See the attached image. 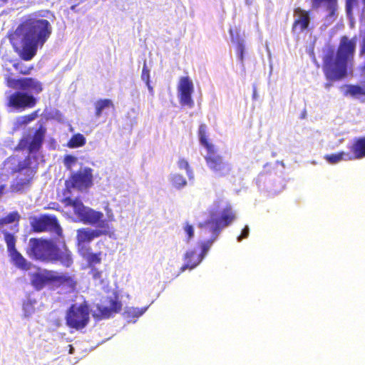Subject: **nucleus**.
<instances>
[{"mask_svg": "<svg viewBox=\"0 0 365 365\" xmlns=\"http://www.w3.org/2000/svg\"><path fill=\"white\" fill-rule=\"evenodd\" d=\"M46 15L40 11L24 18L10 36V42L24 61H31L51 37L53 27L51 22L42 18Z\"/></svg>", "mask_w": 365, "mask_h": 365, "instance_id": "1", "label": "nucleus"}, {"mask_svg": "<svg viewBox=\"0 0 365 365\" xmlns=\"http://www.w3.org/2000/svg\"><path fill=\"white\" fill-rule=\"evenodd\" d=\"M61 202L66 207H72L74 214L83 223L91 225L98 224V227L100 229L92 230L88 227H83L77 230V247L80 255L88 252L90 247L86 246V244H89L95 238L102 235H109L110 227L105 220H103V212L85 206L79 197L72 199L68 196L65 197Z\"/></svg>", "mask_w": 365, "mask_h": 365, "instance_id": "2", "label": "nucleus"}, {"mask_svg": "<svg viewBox=\"0 0 365 365\" xmlns=\"http://www.w3.org/2000/svg\"><path fill=\"white\" fill-rule=\"evenodd\" d=\"M356 46L355 38L343 36L335 50L328 47L322 56V71L328 81H340L347 76L348 68L353 63Z\"/></svg>", "mask_w": 365, "mask_h": 365, "instance_id": "3", "label": "nucleus"}, {"mask_svg": "<svg viewBox=\"0 0 365 365\" xmlns=\"http://www.w3.org/2000/svg\"><path fill=\"white\" fill-rule=\"evenodd\" d=\"M236 215L232 207L227 205L219 215L211 213L210 220L200 223L199 227H207L208 232L211 233V238L208 240L202 242L200 244L202 258L203 259L212 245L213 242L217 240L220 233L223 228L229 226L235 220Z\"/></svg>", "mask_w": 365, "mask_h": 365, "instance_id": "4", "label": "nucleus"}, {"mask_svg": "<svg viewBox=\"0 0 365 365\" xmlns=\"http://www.w3.org/2000/svg\"><path fill=\"white\" fill-rule=\"evenodd\" d=\"M197 133L200 144L207 150L205 156L207 166L218 178L228 176L232 169V165L225 160L223 157L217 153L215 145L208 141L207 125L204 123L200 124Z\"/></svg>", "mask_w": 365, "mask_h": 365, "instance_id": "5", "label": "nucleus"}, {"mask_svg": "<svg viewBox=\"0 0 365 365\" xmlns=\"http://www.w3.org/2000/svg\"><path fill=\"white\" fill-rule=\"evenodd\" d=\"M32 157L29 155L24 160L19 161L12 169L13 173H23V177L17 176L10 185L11 192L23 193L31 186L38 166H32Z\"/></svg>", "mask_w": 365, "mask_h": 365, "instance_id": "6", "label": "nucleus"}, {"mask_svg": "<svg viewBox=\"0 0 365 365\" xmlns=\"http://www.w3.org/2000/svg\"><path fill=\"white\" fill-rule=\"evenodd\" d=\"M54 242L43 238L31 237L26 252L32 259L49 263V258L53 248Z\"/></svg>", "mask_w": 365, "mask_h": 365, "instance_id": "7", "label": "nucleus"}, {"mask_svg": "<svg viewBox=\"0 0 365 365\" xmlns=\"http://www.w3.org/2000/svg\"><path fill=\"white\" fill-rule=\"evenodd\" d=\"M89 307L86 303L71 304L66 315V323L70 328L80 330L87 326L90 319Z\"/></svg>", "mask_w": 365, "mask_h": 365, "instance_id": "8", "label": "nucleus"}, {"mask_svg": "<svg viewBox=\"0 0 365 365\" xmlns=\"http://www.w3.org/2000/svg\"><path fill=\"white\" fill-rule=\"evenodd\" d=\"M93 185V170L91 168L86 167L76 172L72 173L69 178L65 181L66 192H71V190L76 188L83 191L88 189Z\"/></svg>", "mask_w": 365, "mask_h": 365, "instance_id": "9", "label": "nucleus"}, {"mask_svg": "<svg viewBox=\"0 0 365 365\" xmlns=\"http://www.w3.org/2000/svg\"><path fill=\"white\" fill-rule=\"evenodd\" d=\"M1 232L4 234V241L12 264L16 268L24 271L31 269V262H29L16 248V237L6 230H1Z\"/></svg>", "mask_w": 365, "mask_h": 365, "instance_id": "10", "label": "nucleus"}, {"mask_svg": "<svg viewBox=\"0 0 365 365\" xmlns=\"http://www.w3.org/2000/svg\"><path fill=\"white\" fill-rule=\"evenodd\" d=\"M30 225L34 232H53L58 236L62 235V229L56 216L43 215L30 219Z\"/></svg>", "mask_w": 365, "mask_h": 365, "instance_id": "11", "label": "nucleus"}, {"mask_svg": "<svg viewBox=\"0 0 365 365\" xmlns=\"http://www.w3.org/2000/svg\"><path fill=\"white\" fill-rule=\"evenodd\" d=\"M36 103L37 99L33 95L22 91H16L7 97L6 106L22 111L34 108Z\"/></svg>", "mask_w": 365, "mask_h": 365, "instance_id": "12", "label": "nucleus"}, {"mask_svg": "<svg viewBox=\"0 0 365 365\" xmlns=\"http://www.w3.org/2000/svg\"><path fill=\"white\" fill-rule=\"evenodd\" d=\"M7 86L28 93L29 92L38 94L43 91L42 83L36 78L31 77H24L18 79L9 78L7 79Z\"/></svg>", "mask_w": 365, "mask_h": 365, "instance_id": "13", "label": "nucleus"}, {"mask_svg": "<svg viewBox=\"0 0 365 365\" xmlns=\"http://www.w3.org/2000/svg\"><path fill=\"white\" fill-rule=\"evenodd\" d=\"M193 92L194 85L190 77H181L178 85V95L181 106L189 108L193 107L194 101L192 98Z\"/></svg>", "mask_w": 365, "mask_h": 365, "instance_id": "14", "label": "nucleus"}, {"mask_svg": "<svg viewBox=\"0 0 365 365\" xmlns=\"http://www.w3.org/2000/svg\"><path fill=\"white\" fill-rule=\"evenodd\" d=\"M73 252L68 249L66 244H63L61 247H59L54 243L49 258L50 263L58 262L63 267L70 268L73 264Z\"/></svg>", "mask_w": 365, "mask_h": 365, "instance_id": "15", "label": "nucleus"}, {"mask_svg": "<svg viewBox=\"0 0 365 365\" xmlns=\"http://www.w3.org/2000/svg\"><path fill=\"white\" fill-rule=\"evenodd\" d=\"M46 129L41 125L34 133L30 142L26 139H22L19 143L18 147L21 150L27 149L29 154L36 153L41 149L46 134Z\"/></svg>", "mask_w": 365, "mask_h": 365, "instance_id": "16", "label": "nucleus"}, {"mask_svg": "<svg viewBox=\"0 0 365 365\" xmlns=\"http://www.w3.org/2000/svg\"><path fill=\"white\" fill-rule=\"evenodd\" d=\"M78 282L74 274L67 272L58 273L53 270V285L56 287L65 289L67 292L72 293L77 288Z\"/></svg>", "mask_w": 365, "mask_h": 365, "instance_id": "17", "label": "nucleus"}, {"mask_svg": "<svg viewBox=\"0 0 365 365\" xmlns=\"http://www.w3.org/2000/svg\"><path fill=\"white\" fill-rule=\"evenodd\" d=\"M106 302L109 307L99 304L97 306L98 313L93 314L95 318L99 319H108L113 314L118 313L122 309V304L118 300V297H107Z\"/></svg>", "mask_w": 365, "mask_h": 365, "instance_id": "18", "label": "nucleus"}, {"mask_svg": "<svg viewBox=\"0 0 365 365\" xmlns=\"http://www.w3.org/2000/svg\"><path fill=\"white\" fill-rule=\"evenodd\" d=\"M294 18L292 26L293 33H300L309 28L311 18L309 11H306L300 7H296L294 9Z\"/></svg>", "mask_w": 365, "mask_h": 365, "instance_id": "19", "label": "nucleus"}, {"mask_svg": "<svg viewBox=\"0 0 365 365\" xmlns=\"http://www.w3.org/2000/svg\"><path fill=\"white\" fill-rule=\"evenodd\" d=\"M53 270L43 269L41 272L31 274V284L37 291L43 289L46 285H53Z\"/></svg>", "mask_w": 365, "mask_h": 365, "instance_id": "20", "label": "nucleus"}, {"mask_svg": "<svg viewBox=\"0 0 365 365\" xmlns=\"http://www.w3.org/2000/svg\"><path fill=\"white\" fill-rule=\"evenodd\" d=\"M312 8L317 10L324 6V10L328 12L327 17L336 16L337 11V0H311Z\"/></svg>", "mask_w": 365, "mask_h": 365, "instance_id": "21", "label": "nucleus"}, {"mask_svg": "<svg viewBox=\"0 0 365 365\" xmlns=\"http://www.w3.org/2000/svg\"><path fill=\"white\" fill-rule=\"evenodd\" d=\"M349 155L351 160L361 159L365 157V137L358 138L354 140L351 145L349 147Z\"/></svg>", "mask_w": 365, "mask_h": 365, "instance_id": "22", "label": "nucleus"}, {"mask_svg": "<svg viewBox=\"0 0 365 365\" xmlns=\"http://www.w3.org/2000/svg\"><path fill=\"white\" fill-rule=\"evenodd\" d=\"M203 259L202 255L197 253L195 250H188L186 252L184 260L185 264L181 267V271H185L186 269H193L197 266Z\"/></svg>", "mask_w": 365, "mask_h": 365, "instance_id": "23", "label": "nucleus"}, {"mask_svg": "<svg viewBox=\"0 0 365 365\" xmlns=\"http://www.w3.org/2000/svg\"><path fill=\"white\" fill-rule=\"evenodd\" d=\"M20 219L21 216L17 211L11 212L6 216L0 218V229H1L4 225L15 223V225L11 227L13 230L11 233L15 236V234L19 232Z\"/></svg>", "mask_w": 365, "mask_h": 365, "instance_id": "24", "label": "nucleus"}, {"mask_svg": "<svg viewBox=\"0 0 365 365\" xmlns=\"http://www.w3.org/2000/svg\"><path fill=\"white\" fill-rule=\"evenodd\" d=\"M324 159L330 164H336L341 160H351L349 153L341 151L336 153L326 155Z\"/></svg>", "mask_w": 365, "mask_h": 365, "instance_id": "25", "label": "nucleus"}, {"mask_svg": "<svg viewBox=\"0 0 365 365\" xmlns=\"http://www.w3.org/2000/svg\"><path fill=\"white\" fill-rule=\"evenodd\" d=\"M91 248H88V252L84 255H80L81 257L86 259L88 266L90 267L95 264H100L102 261V252L93 253L91 252Z\"/></svg>", "mask_w": 365, "mask_h": 365, "instance_id": "26", "label": "nucleus"}, {"mask_svg": "<svg viewBox=\"0 0 365 365\" xmlns=\"http://www.w3.org/2000/svg\"><path fill=\"white\" fill-rule=\"evenodd\" d=\"M95 107V116L99 118L101 116L103 110L106 108H114V104L110 99H99L94 103Z\"/></svg>", "mask_w": 365, "mask_h": 365, "instance_id": "27", "label": "nucleus"}, {"mask_svg": "<svg viewBox=\"0 0 365 365\" xmlns=\"http://www.w3.org/2000/svg\"><path fill=\"white\" fill-rule=\"evenodd\" d=\"M345 96H351L352 97H359L365 96V87L359 85H347L346 86Z\"/></svg>", "mask_w": 365, "mask_h": 365, "instance_id": "28", "label": "nucleus"}, {"mask_svg": "<svg viewBox=\"0 0 365 365\" xmlns=\"http://www.w3.org/2000/svg\"><path fill=\"white\" fill-rule=\"evenodd\" d=\"M86 143L85 137L81 133H77L71 138L67 145L71 148H79L83 146Z\"/></svg>", "mask_w": 365, "mask_h": 365, "instance_id": "29", "label": "nucleus"}, {"mask_svg": "<svg viewBox=\"0 0 365 365\" xmlns=\"http://www.w3.org/2000/svg\"><path fill=\"white\" fill-rule=\"evenodd\" d=\"M172 185L177 189H181L187 185L186 179L180 174H173L170 176Z\"/></svg>", "mask_w": 365, "mask_h": 365, "instance_id": "30", "label": "nucleus"}, {"mask_svg": "<svg viewBox=\"0 0 365 365\" xmlns=\"http://www.w3.org/2000/svg\"><path fill=\"white\" fill-rule=\"evenodd\" d=\"M364 5H365V0H361ZM359 0H346V12L347 16H351L352 10L354 7L359 6Z\"/></svg>", "mask_w": 365, "mask_h": 365, "instance_id": "31", "label": "nucleus"}, {"mask_svg": "<svg viewBox=\"0 0 365 365\" xmlns=\"http://www.w3.org/2000/svg\"><path fill=\"white\" fill-rule=\"evenodd\" d=\"M38 116V110L33 111L32 113L23 115L21 117V123L24 125H26L34 120H35Z\"/></svg>", "mask_w": 365, "mask_h": 365, "instance_id": "32", "label": "nucleus"}, {"mask_svg": "<svg viewBox=\"0 0 365 365\" xmlns=\"http://www.w3.org/2000/svg\"><path fill=\"white\" fill-rule=\"evenodd\" d=\"M237 53L240 61L241 63L243 65L244 63V52H245V45L242 41H239L237 43L236 46Z\"/></svg>", "mask_w": 365, "mask_h": 365, "instance_id": "33", "label": "nucleus"}, {"mask_svg": "<svg viewBox=\"0 0 365 365\" xmlns=\"http://www.w3.org/2000/svg\"><path fill=\"white\" fill-rule=\"evenodd\" d=\"M77 161V158L71 155H66L64 157L63 163L68 170H71V167Z\"/></svg>", "mask_w": 365, "mask_h": 365, "instance_id": "34", "label": "nucleus"}, {"mask_svg": "<svg viewBox=\"0 0 365 365\" xmlns=\"http://www.w3.org/2000/svg\"><path fill=\"white\" fill-rule=\"evenodd\" d=\"M184 231L187 235V241H190L194 237L193 226L188 222H186L184 226Z\"/></svg>", "mask_w": 365, "mask_h": 365, "instance_id": "35", "label": "nucleus"}, {"mask_svg": "<svg viewBox=\"0 0 365 365\" xmlns=\"http://www.w3.org/2000/svg\"><path fill=\"white\" fill-rule=\"evenodd\" d=\"M141 78L146 84H148V83L150 81V70L148 69L145 61L143 63V67L142 73H141Z\"/></svg>", "mask_w": 365, "mask_h": 365, "instance_id": "36", "label": "nucleus"}, {"mask_svg": "<svg viewBox=\"0 0 365 365\" xmlns=\"http://www.w3.org/2000/svg\"><path fill=\"white\" fill-rule=\"evenodd\" d=\"M14 67L16 70L19 71L20 74L22 75H29L31 71L33 70V66L26 67V66H20L19 63L14 64Z\"/></svg>", "mask_w": 365, "mask_h": 365, "instance_id": "37", "label": "nucleus"}, {"mask_svg": "<svg viewBox=\"0 0 365 365\" xmlns=\"http://www.w3.org/2000/svg\"><path fill=\"white\" fill-rule=\"evenodd\" d=\"M90 273L92 275V278L93 279L101 281L102 272L99 271L98 269L95 267L91 268Z\"/></svg>", "mask_w": 365, "mask_h": 365, "instance_id": "38", "label": "nucleus"}, {"mask_svg": "<svg viewBox=\"0 0 365 365\" xmlns=\"http://www.w3.org/2000/svg\"><path fill=\"white\" fill-rule=\"evenodd\" d=\"M178 167L180 169H185V170H187V173H189V171H190V165H189V163L187 161V160H185L184 158H180L178 160Z\"/></svg>", "mask_w": 365, "mask_h": 365, "instance_id": "39", "label": "nucleus"}, {"mask_svg": "<svg viewBox=\"0 0 365 365\" xmlns=\"http://www.w3.org/2000/svg\"><path fill=\"white\" fill-rule=\"evenodd\" d=\"M250 229L247 225H246L243 230H242L241 234L237 237V241L240 242L243 239L247 238L249 236Z\"/></svg>", "mask_w": 365, "mask_h": 365, "instance_id": "40", "label": "nucleus"}, {"mask_svg": "<svg viewBox=\"0 0 365 365\" xmlns=\"http://www.w3.org/2000/svg\"><path fill=\"white\" fill-rule=\"evenodd\" d=\"M359 53H360L361 56L365 55V36L362 39V42H361Z\"/></svg>", "mask_w": 365, "mask_h": 365, "instance_id": "41", "label": "nucleus"}, {"mask_svg": "<svg viewBox=\"0 0 365 365\" xmlns=\"http://www.w3.org/2000/svg\"><path fill=\"white\" fill-rule=\"evenodd\" d=\"M107 211V215L109 221H113L114 220V215L111 211L110 209H109L108 207L106 208Z\"/></svg>", "mask_w": 365, "mask_h": 365, "instance_id": "42", "label": "nucleus"}, {"mask_svg": "<svg viewBox=\"0 0 365 365\" xmlns=\"http://www.w3.org/2000/svg\"><path fill=\"white\" fill-rule=\"evenodd\" d=\"M6 184L0 185V198L6 193Z\"/></svg>", "mask_w": 365, "mask_h": 365, "instance_id": "43", "label": "nucleus"}, {"mask_svg": "<svg viewBox=\"0 0 365 365\" xmlns=\"http://www.w3.org/2000/svg\"><path fill=\"white\" fill-rule=\"evenodd\" d=\"M27 307H30L31 308V309H33V307H32L31 303L27 302L26 304H24V309L25 311L26 310Z\"/></svg>", "mask_w": 365, "mask_h": 365, "instance_id": "44", "label": "nucleus"}, {"mask_svg": "<svg viewBox=\"0 0 365 365\" xmlns=\"http://www.w3.org/2000/svg\"><path fill=\"white\" fill-rule=\"evenodd\" d=\"M148 86V88L150 93H153V88L150 86V81L148 83V84H146Z\"/></svg>", "mask_w": 365, "mask_h": 365, "instance_id": "45", "label": "nucleus"}, {"mask_svg": "<svg viewBox=\"0 0 365 365\" xmlns=\"http://www.w3.org/2000/svg\"><path fill=\"white\" fill-rule=\"evenodd\" d=\"M331 86V83H326L324 84V87L327 88V89H329V88Z\"/></svg>", "mask_w": 365, "mask_h": 365, "instance_id": "46", "label": "nucleus"}, {"mask_svg": "<svg viewBox=\"0 0 365 365\" xmlns=\"http://www.w3.org/2000/svg\"><path fill=\"white\" fill-rule=\"evenodd\" d=\"M45 13H46V14H50V15H51V16H52V17H53V18H54V15H53V14H52V13H51V11H50L49 10H46V11H45Z\"/></svg>", "mask_w": 365, "mask_h": 365, "instance_id": "47", "label": "nucleus"}, {"mask_svg": "<svg viewBox=\"0 0 365 365\" xmlns=\"http://www.w3.org/2000/svg\"><path fill=\"white\" fill-rule=\"evenodd\" d=\"M245 3L247 5H250L252 4V1L251 0H245Z\"/></svg>", "mask_w": 365, "mask_h": 365, "instance_id": "48", "label": "nucleus"}, {"mask_svg": "<svg viewBox=\"0 0 365 365\" xmlns=\"http://www.w3.org/2000/svg\"><path fill=\"white\" fill-rule=\"evenodd\" d=\"M143 312H138V314H135V315H136V316H140V315H142V314H143Z\"/></svg>", "mask_w": 365, "mask_h": 365, "instance_id": "49", "label": "nucleus"}, {"mask_svg": "<svg viewBox=\"0 0 365 365\" xmlns=\"http://www.w3.org/2000/svg\"><path fill=\"white\" fill-rule=\"evenodd\" d=\"M1 1L6 3L8 1V0H1Z\"/></svg>", "mask_w": 365, "mask_h": 365, "instance_id": "50", "label": "nucleus"}, {"mask_svg": "<svg viewBox=\"0 0 365 365\" xmlns=\"http://www.w3.org/2000/svg\"><path fill=\"white\" fill-rule=\"evenodd\" d=\"M30 314H31V312H29V314H26V316H29Z\"/></svg>", "mask_w": 365, "mask_h": 365, "instance_id": "51", "label": "nucleus"}]
</instances>
